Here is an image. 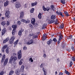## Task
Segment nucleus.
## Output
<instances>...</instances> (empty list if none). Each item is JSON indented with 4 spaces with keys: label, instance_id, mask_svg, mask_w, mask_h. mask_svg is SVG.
I'll list each match as a JSON object with an SVG mask.
<instances>
[{
    "label": "nucleus",
    "instance_id": "393cba45",
    "mask_svg": "<svg viewBox=\"0 0 75 75\" xmlns=\"http://www.w3.org/2000/svg\"><path fill=\"white\" fill-rule=\"evenodd\" d=\"M59 23V21L58 20V19H56L55 22V24H58Z\"/></svg>",
    "mask_w": 75,
    "mask_h": 75
},
{
    "label": "nucleus",
    "instance_id": "ddd939ff",
    "mask_svg": "<svg viewBox=\"0 0 75 75\" xmlns=\"http://www.w3.org/2000/svg\"><path fill=\"white\" fill-rule=\"evenodd\" d=\"M56 18V16L54 15H53L51 16V18L52 20H55Z\"/></svg>",
    "mask_w": 75,
    "mask_h": 75
},
{
    "label": "nucleus",
    "instance_id": "9b49d317",
    "mask_svg": "<svg viewBox=\"0 0 75 75\" xmlns=\"http://www.w3.org/2000/svg\"><path fill=\"white\" fill-rule=\"evenodd\" d=\"M23 16H24V12H22L20 13V18H23Z\"/></svg>",
    "mask_w": 75,
    "mask_h": 75
},
{
    "label": "nucleus",
    "instance_id": "2f4dec72",
    "mask_svg": "<svg viewBox=\"0 0 75 75\" xmlns=\"http://www.w3.org/2000/svg\"><path fill=\"white\" fill-rule=\"evenodd\" d=\"M17 54L18 55H21V51H19L18 52Z\"/></svg>",
    "mask_w": 75,
    "mask_h": 75
},
{
    "label": "nucleus",
    "instance_id": "4be33fe9",
    "mask_svg": "<svg viewBox=\"0 0 75 75\" xmlns=\"http://www.w3.org/2000/svg\"><path fill=\"white\" fill-rule=\"evenodd\" d=\"M52 42V40L51 39L49 41H48L47 42V44L48 45L51 44V43Z\"/></svg>",
    "mask_w": 75,
    "mask_h": 75
},
{
    "label": "nucleus",
    "instance_id": "4c0bfd02",
    "mask_svg": "<svg viewBox=\"0 0 75 75\" xmlns=\"http://www.w3.org/2000/svg\"><path fill=\"white\" fill-rule=\"evenodd\" d=\"M72 59L73 61H75V56H73L72 57Z\"/></svg>",
    "mask_w": 75,
    "mask_h": 75
},
{
    "label": "nucleus",
    "instance_id": "7ed1b4c3",
    "mask_svg": "<svg viewBox=\"0 0 75 75\" xmlns=\"http://www.w3.org/2000/svg\"><path fill=\"white\" fill-rule=\"evenodd\" d=\"M62 37H63V35L61 33H60L59 35V40L58 41L57 43L58 44H59L60 42V40H61L62 38Z\"/></svg>",
    "mask_w": 75,
    "mask_h": 75
},
{
    "label": "nucleus",
    "instance_id": "e433bc0d",
    "mask_svg": "<svg viewBox=\"0 0 75 75\" xmlns=\"http://www.w3.org/2000/svg\"><path fill=\"white\" fill-rule=\"evenodd\" d=\"M29 35L30 37H33V35H34V34L33 33H31Z\"/></svg>",
    "mask_w": 75,
    "mask_h": 75
},
{
    "label": "nucleus",
    "instance_id": "a19ab883",
    "mask_svg": "<svg viewBox=\"0 0 75 75\" xmlns=\"http://www.w3.org/2000/svg\"><path fill=\"white\" fill-rule=\"evenodd\" d=\"M15 39V38L14 36H12L11 38V40H12V41H14V39Z\"/></svg>",
    "mask_w": 75,
    "mask_h": 75
},
{
    "label": "nucleus",
    "instance_id": "473e14b6",
    "mask_svg": "<svg viewBox=\"0 0 75 75\" xmlns=\"http://www.w3.org/2000/svg\"><path fill=\"white\" fill-rule=\"evenodd\" d=\"M42 8H43V10H44V11H47V9L45 8L44 6H43Z\"/></svg>",
    "mask_w": 75,
    "mask_h": 75
},
{
    "label": "nucleus",
    "instance_id": "0eeeda50",
    "mask_svg": "<svg viewBox=\"0 0 75 75\" xmlns=\"http://www.w3.org/2000/svg\"><path fill=\"white\" fill-rule=\"evenodd\" d=\"M35 19L33 18H32L31 20V23L33 25H35Z\"/></svg>",
    "mask_w": 75,
    "mask_h": 75
},
{
    "label": "nucleus",
    "instance_id": "dca6fc26",
    "mask_svg": "<svg viewBox=\"0 0 75 75\" xmlns=\"http://www.w3.org/2000/svg\"><path fill=\"white\" fill-rule=\"evenodd\" d=\"M10 40V38H6L5 40L3 41V43L4 44V43H6V42H7L8 41Z\"/></svg>",
    "mask_w": 75,
    "mask_h": 75
},
{
    "label": "nucleus",
    "instance_id": "37998d69",
    "mask_svg": "<svg viewBox=\"0 0 75 75\" xmlns=\"http://www.w3.org/2000/svg\"><path fill=\"white\" fill-rule=\"evenodd\" d=\"M21 21L22 22H24V23H27V21H26V20H24V19L21 20Z\"/></svg>",
    "mask_w": 75,
    "mask_h": 75
},
{
    "label": "nucleus",
    "instance_id": "58836bf2",
    "mask_svg": "<svg viewBox=\"0 0 75 75\" xmlns=\"http://www.w3.org/2000/svg\"><path fill=\"white\" fill-rule=\"evenodd\" d=\"M22 34V33L21 32V30H20L19 31V33H18L19 35H21Z\"/></svg>",
    "mask_w": 75,
    "mask_h": 75
},
{
    "label": "nucleus",
    "instance_id": "c9c22d12",
    "mask_svg": "<svg viewBox=\"0 0 75 75\" xmlns=\"http://www.w3.org/2000/svg\"><path fill=\"white\" fill-rule=\"evenodd\" d=\"M1 25H6V23H5V22L4 21H3L1 23Z\"/></svg>",
    "mask_w": 75,
    "mask_h": 75
},
{
    "label": "nucleus",
    "instance_id": "6e6552de",
    "mask_svg": "<svg viewBox=\"0 0 75 75\" xmlns=\"http://www.w3.org/2000/svg\"><path fill=\"white\" fill-rule=\"evenodd\" d=\"M33 40H31L29 42H27L26 44H28V45H30V44H33Z\"/></svg>",
    "mask_w": 75,
    "mask_h": 75
},
{
    "label": "nucleus",
    "instance_id": "2eb2a0df",
    "mask_svg": "<svg viewBox=\"0 0 75 75\" xmlns=\"http://www.w3.org/2000/svg\"><path fill=\"white\" fill-rule=\"evenodd\" d=\"M7 47V46L5 45H4L3 47L2 48V50H1L3 52H4V51L6 48Z\"/></svg>",
    "mask_w": 75,
    "mask_h": 75
},
{
    "label": "nucleus",
    "instance_id": "79ce46f5",
    "mask_svg": "<svg viewBox=\"0 0 75 75\" xmlns=\"http://www.w3.org/2000/svg\"><path fill=\"white\" fill-rule=\"evenodd\" d=\"M13 42V40H12L11 39H10L9 40L10 44H12Z\"/></svg>",
    "mask_w": 75,
    "mask_h": 75
},
{
    "label": "nucleus",
    "instance_id": "a211bd4d",
    "mask_svg": "<svg viewBox=\"0 0 75 75\" xmlns=\"http://www.w3.org/2000/svg\"><path fill=\"white\" fill-rule=\"evenodd\" d=\"M6 57V55L5 54L3 56L2 59L1 61V62H4V59H5V58Z\"/></svg>",
    "mask_w": 75,
    "mask_h": 75
},
{
    "label": "nucleus",
    "instance_id": "72a5a7b5",
    "mask_svg": "<svg viewBox=\"0 0 75 75\" xmlns=\"http://www.w3.org/2000/svg\"><path fill=\"white\" fill-rule=\"evenodd\" d=\"M18 42V40H17L16 41L14 42V44L15 45H16L17 44V42Z\"/></svg>",
    "mask_w": 75,
    "mask_h": 75
},
{
    "label": "nucleus",
    "instance_id": "de8ad7c7",
    "mask_svg": "<svg viewBox=\"0 0 75 75\" xmlns=\"http://www.w3.org/2000/svg\"><path fill=\"white\" fill-rule=\"evenodd\" d=\"M61 2L63 4H65V0H62L61 1Z\"/></svg>",
    "mask_w": 75,
    "mask_h": 75
},
{
    "label": "nucleus",
    "instance_id": "0e129e2a",
    "mask_svg": "<svg viewBox=\"0 0 75 75\" xmlns=\"http://www.w3.org/2000/svg\"><path fill=\"white\" fill-rule=\"evenodd\" d=\"M42 65H43L42 64H41L40 66V67L41 68H42V67H43V66Z\"/></svg>",
    "mask_w": 75,
    "mask_h": 75
},
{
    "label": "nucleus",
    "instance_id": "6e6d98bb",
    "mask_svg": "<svg viewBox=\"0 0 75 75\" xmlns=\"http://www.w3.org/2000/svg\"><path fill=\"white\" fill-rule=\"evenodd\" d=\"M9 24H10V23L9 22H8V21H7V24H6L7 25H9Z\"/></svg>",
    "mask_w": 75,
    "mask_h": 75
},
{
    "label": "nucleus",
    "instance_id": "b1692460",
    "mask_svg": "<svg viewBox=\"0 0 75 75\" xmlns=\"http://www.w3.org/2000/svg\"><path fill=\"white\" fill-rule=\"evenodd\" d=\"M14 71L12 70V71H11L9 74V75H12V74H14Z\"/></svg>",
    "mask_w": 75,
    "mask_h": 75
},
{
    "label": "nucleus",
    "instance_id": "c756f323",
    "mask_svg": "<svg viewBox=\"0 0 75 75\" xmlns=\"http://www.w3.org/2000/svg\"><path fill=\"white\" fill-rule=\"evenodd\" d=\"M37 2H36L35 3H32L31 5L32 6H34L37 5Z\"/></svg>",
    "mask_w": 75,
    "mask_h": 75
},
{
    "label": "nucleus",
    "instance_id": "49530a36",
    "mask_svg": "<svg viewBox=\"0 0 75 75\" xmlns=\"http://www.w3.org/2000/svg\"><path fill=\"white\" fill-rule=\"evenodd\" d=\"M72 38V36L71 35H70L68 37V38H69V39H71V38Z\"/></svg>",
    "mask_w": 75,
    "mask_h": 75
},
{
    "label": "nucleus",
    "instance_id": "bb28decb",
    "mask_svg": "<svg viewBox=\"0 0 75 75\" xmlns=\"http://www.w3.org/2000/svg\"><path fill=\"white\" fill-rule=\"evenodd\" d=\"M24 66L22 65L21 67V71H24Z\"/></svg>",
    "mask_w": 75,
    "mask_h": 75
},
{
    "label": "nucleus",
    "instance_id": "bf43d9fd",
    "mask_svg": "<svg viewBox=\"0 0 75 75\" xmlns=\"http://www.w3.org/2000/svg\"><path fill=\"white\" fill-rule=\"evenodd\" d=\"M47 10L46 11H49L50 10V8H46Z\"/></svg>",
    "mask_w": 75,
    "mask_h": 75
},
{
    "label": "nucleus",
    "instance_id": "4d7b16f0",
    "mask_svg": "<svg viewBox=\"0 0 75 75\" xmlns=\"http://www.w3.org/2000/svg\"><path fill=\"white\" fill-rule=\"evenodd\" d=\"M43 56V57L45 58H46V57L47 56V55H46V54H44Z\"/></svg>",
    "mask_w": 75,
    "mask_h": 75
},
{
    "label": "nucleus",
    "instance_id": "a18cd8bd",
    "mask_svg": "<svg viewBox=\"0 0 75 75\" xmlns=\"http://www.w3.org/2000/svg\"><path fill=\"white\" fill-rule=\"evenodd\" d=\"M71 49L73 52H75V50L74 49V47H71Z\"/></svg>",
    "mask_w": 75,
    "mask_h": 75
},
{
    "label": "nucleus",
    "instance_id": "774afa93",
    "mask_svg": "<svg viewBox=\"0 0 75 75\" xmlns=\"http://www.w3.org/2000/svg\"><path fill=\"white\" fill-rule=\"evenodd\" d=\"M73 41H74V44H75V39H74V40H73Z\"/></svg>",
    "mask_w": 75,
    "mask_h": 75
},
{
    "label": "nucleus",
    "instance_id": "e2e57ef3",
    "mask_svg": "<svg viewBox=\"0 0 75 75\" xmlns=\"http://www.w3.org/2000/svg\"><path fill=\"white\" fill-rule=\"evenodd\" d=\"M21 31L22 32H23L24 31V29H22V28H21Z\"/></svg>",
    "mask_w": 75,
    "mask_h": 75
},
{
    "label": "nucleus",
    "instance_id": "4468645a",
    "mask_svg": "<svg viewBox=\"0 0 75 75\" xmlns=\"http://www.w3.org/2000/svg\"><path fill=\"white\" fill-rule=\"evenodd\" d=\"M64 27V23H62L60 26L59 28L60 29H63Z\"/></svg>",
    "mask_w": 75,
    "mask_h": 75
},
{
    "label": "nucleus",
    "instance_id": "cd10ccee",
    "mask_svg": "<svg viewBox=\"0 0 75 75\" xmlns=\"http://www.w3.org/2000/svg\"><path fill=\"white\" fill-rule=\"evenodd\" d=\"M42 70L44 72V74L45 75H47V72L46 71H45V69H44V68H43Z\"/></svg>",
    "mask_w": 75,
    "mask_h": 75
},
{
    "label": "nucleus",
    "instance_id": "1a4fd4ad",
    "mask_svg": "<svg viewBox=\"0 0 75 75\" xmlns=\"http://www.w3.org/2000/svg\"><path fill=\"white\" fill-rule=\"evenodd\" d=\"M47 36V34H44L42 38V40L43 41H44L46 39V37Z\"/></svg>",
    "mask_w": 75,
    "mask_h": 75
},
{
    "label": "nucleus",
    "instance_id": "8fccbe9b",
    "mask_svg": "<svg viewBox=\"0 0 75 75\" xmlns=\"http://www.w3.org/2000/svg\"><path fill=\"white\" fill-rule=\"evenodd\" d=\"M73 65V63H72V62H70V65H69V67H72V65Z\"/></svg>",
    "mask_w": 75,
    "mask_h": 75
},
{
    "label": "nucleus",
    "instance_id": "9d476101",
    "mask_svg": "<svg viewBox=\"0 0 75 75\" xmlns=\"http://www.w3.org/2000/svg\"><path fill=\"white\" fill-rule=\"evenodd\" d=\"M8 59L7 58L5 60L4 64V66H5L7 65V64L8 62Z\"/></svg>",
    "mask_w": 75,
    "mask_h": 75
},
{
    "label": "nucleus",
    "instance_id": "338daca9",
    "mask_svg": "<svg viewBox=\"0 0 75 75\" xmlns=\"http://www.w3.org/2000/svg\"><path fill=\"white\" fill-rule=\"evenodd\" d=\"M73 21H74L75 22V18H74L73 19Z\"/></svg>",
    "mask_w": 75,
    "mask_h": 75
},
{
    "label": "nucleus",
    "instance_id": "20e7f679",
    "mask_svg": "<svg viewBox=\"0 0 75 75\" xmlns=\"http://www.w3.org/2000/svg\"><path fill=\"white\" fill-rule=\"evenodd\" d=\"M15 7L16 8H19L21 7V5L19 2H16L15 3Z\"/></svg>",
    "mask_w": 75,
    "mask_h": 75
},
{
    "label": "nucleus",
    "instance_id": "7c9ffc66",
    "mask_svg": "<svg viewBox=\"0 0 75 75\" xmlns=\"http://www.w3.org/2000/svg\"><path fill=\"white\" fill-rule=\"evenodd\" d=\"M38 18H40V19H41V13H39L38 15Z\"/></svg>",
    "mask_w": 75,
    "mask_h": 75
},
{
    "label": "nucleus",
    "instance_id": "aec40b11",
    "mask_svg": "<svg viewBox=\"0 0 75 75\" xmlns=\"http://www.w3.org/2000/svg\"><path fill=\"white\" fill-rule=\"evenodd\" d=\"M64 13L66 17H68V16H69V15L67 11H64Z\"/></svg>",
    "mask_w": 75,
    "mask_h": 75
},
{
    "label": "nucleus",
    "instance_id": "680f3d73",
    "mask_svg": "<svg viewBox=\"0 0 75 75\" xmlns=\"http://www.w3.org/2000/svg\"><path fill=\"white\" fill-rule=\"evenodd\" d=\"M29 25V27H30V28H33V25H32L30 24Z\"/></svg>",
    "mask_w": 75,
    "mask_h": 75
},
{
    "label": "nucleus",
    "instance_id": "c85d7f7f",
    "mask_svg": "<svg viewBox=\"0 0 75 75\" xmlns=\"http://www.w3.org/2000/svg\"><path fill=\"white\" fill-rule=\"evenodd\" d=\"M65 73L67 75H69L70 74V73L68 72V71L66 70H65Z\"/></svg>",
    "mask_w": 75,
    "mask_h": 75
},
{
    "label": "nucleus",
    "instance_id": "423d86ee",
    "mask_svg": "<svg viewBox=\"0 0 75 75\" xmlns=\"http://www.w3.org/2000/svg\"><path fill=\"white\" fill-rule=\"evenodd\" d=\"M9 14H10V11H6L5 13V16L6 17H7V18H9V17H10L9 16Z\"/></svg>",
    "mask_w": 75,
    "mask_h": 75
},
{
    "label": "nucleus",
    "instance_id": "6ab92c4d",
    "mask_svg": "<svg viewBox=\"0 0 75 75\" xmlns=\"http://www.w3.org/2000/svg\"><path fill=\"white\" fill-rule=\"evenodd\" d=\"M8 5V1H6L4 4V7H6Z\"/></svg>",
    "mask_w": 75,
    "mask_h": 75
},
{
    "label": "nucleus",
    "instance_id": "39448f33",
    "mask_svg": "<svg viewBox=\"0 0 75 75\" xmlns=\"http://www.w3.org/2000/svg\"><path fill=\"white\" fill-rule=\"evenodd\" d=\"M56 13L58 15H60L61 16H62V17H64V15L62 14V12H58V11H57L56 12Z\"/></svg>",
    "mask_w": 75,
    "mask_h": 75
},
{
    "label": "nucleus",
    "instance_id": "f03ea898",
    "mask_svg": "<svg viewBox=\"0 0 75 75\" xmlns=\"http://www.w3.org/2000/svg\"><path fill=\"white\" fill-rule=\"evenodd\" d=\"M12 28H13V30L12 31V34L13 35H15V32L16 31V28H17V26L13 25H12Z\"/></svg>",
    "mask_w": 75,
    "mask_h": 75
},
{
    "label": "nucleus",
    "instance_id": "864d4df0",
    "mask_svg": "<svg viewBox=\"0 0 75 75\" xmlns=\"http://www.w3.org/2000/svg\"><path fill=\"white\" fill-rule=\"evenodd\" d=\"M53 40L54 42H57V40L55 38H54Z\"/></svg>",
    "mask_w": 75,
    "mask_h": 75
},
{
    "label": "nucleus",
    "instance_id": "5701e85b",
    "mask_svg": "<svg viewBox=\"0 0 75 75\" xmlns=\"http://www.w3.org/2000/svg\"><path fill=\"white\" fill-rule=\"evenodd\" d=\"M35 9L34 8H32L30 10V12L31 13H33Z\"/></svg>",
    "mask_w": 75,
    "mask_h": 75
},
{
    "label": "nucleus",
    "instance_id": "a878e982",
    "mask_svg": "<svg viewBox=\"0 0 75 75\" xmlns=\"http://www.w3.org/2000/svg\"><path fill=\"white\" fill-rule=\"evenodd\" d=\"M46 27H47V25L44 24L43 25L42 29H45V28H46Z\"/></svg>",
    "mask_w": 75,
    "mask_h": 75
},
{
    "label": "nucleus",
    "instance_id": "ea45409f",
    "mask_svg": "<svg viewBox=\"0 0 75 75\" xmlns=\"http://www.w3.org/2000/svg\"><path fill=\"white\" fill-rule=\"evenodd\" d=\"M18 59H20L21 58V55H18Z\"/></svg>",
    "mask_w": 75,
    "mask_h": 75
},
{
    "label": "nucleus",
    "instance_id": "5fc2aeb1",
    "mask_svg": "<svg viewBox=\"0 0 75 75\" xmlns=\"http://www.w3.org/2000/svg\"><path fill=\"white\" fill-rule=\"evenodd\" d=\"M29 61H31V62H33V59H32V58L31 57L30 58V59Z\"/></svg>",
    "mask_w": 75,
    "mask_h": 75
},
{
    "label": "nucleus",
    "instance_id": "603ef678",
    "mask_svg": "<svg viewBox=\"0 0 75 75\" xmlns=\"http://www.w3.org/2000/svg\"><path fill=\"white\" fill-rule=\"evenodd\" d=\"M17 23L18 25H20V24H21V22H20V21H18L17 22Z\"/></svg>",
    "mask_w": 75,
    "mask_h": 75
},
{
    "label": "nucleus",
    "instance_id": "13d9d810",
    "mask_svg": "<svg viewBox=\"0 0 75 75\" xmlns=\"http://www.w3.org/2000/svg\"><path fill=\"white\" fill-rule=\"evenodd\" d=\"M23 49L24 50H27V47H24L23 48Z\"/></svg>",
    "mask_w": 75,
    "mask_h": 75
},
{
    "label": "nucleus",
    "instance_id": "f8f14e48",
    "mask_svg": "<svg viewBox=\"0 0 75 75\" xmlns=\"http://www.w3.org/2000/svg\"><path fill=\"white\" fill-rule=\"evenodd\" d=\"M6 33V28H4L3 30H2L1 32L2 35H3Z\"/></svg>",
    "mask_w": 75,
    "mask_h": 75
},
{
    "label": "nucleus",
    "instance_id": "3c124183",
    "mask_svg": "<svg viewBox=\"0 0 75 75\" xmlns=\"http://www.w3.org/2000/svg\"><path fill=\"white\" fill-rule=\"evenodd\" d=\"M6 52L7 54H8V53H9V50H8V48H7L6 50Z\"/></svg>",
    "mask_w": 75,
    "mask_h": 75
},
{
    "label": "nucleus",
    "instance_id": "c03bdc74",
    "mask_svg": "<svg viewBox=\"0 0 75 75\" xmlns=\"http://www.w3.org/2000/svg\"><path fill=\"white\" fill-rule=\"evenodd\" d=\"M37 35L34 36L33 37V39H34V38H37Z\"/></svg>",
    "mask_w": 75,
    "mask_h": 75
},
{
    "label": "nucleus",
    "instance_id": "412c9836",
    "mask_svg": "<svg viewBox=\"0 0 75 75\" xmlns=\"http://www.w3.org/2000/svg\"><path fill=\"white\" fill-rule=\"evenodd\" d=\"M20 73V70H17L16 71V73L17 75H19Z\"/></svg>",
    "mask_w": 75,
    "mask_h": 75
},
{
    "label": "nucleus",
    "instance_id": "f257e3e1",
    "mask_svg": "<svg viewBox=\"0 0 75 75\" xmlns=\"http://www.w3.org/2000/svg\"><path fill=\"white\" fill-rule=\"evenodd\" d=\"M17 59V57L11 56L9 62L10 63H11V62H12L13 61V62H15Z\"/></svg>",
    "mask_w": 75,
    "mask_h": 75
},
{
    "label": "nucleus",
    "instance_id": "09e8293b",
    "mask_svg": "<svg viewBox=\"0 0 75 75\" xmlns=\"http://www.w3.org/2000/svg\"><path fill=\"white\" fill-rule=\"evenodd\" d=\"M51 8H52L53 10H54V6L53 5H51Z\"/></svg>",
    "mask_w": 75,
    "mask_h": 75
},
{
    "label": "nucleus",
    "instance_id": "f704fd0d",
    "mask_svg": "<svg viewBox=\"0 0 75 75\" xmlns=\"http://www.w3.org/2000/svg\"><path fill=\"white\" fill-rule=\"evenodd\" d=\"M23 61V59H21L20 60V61L19 62V64L20 65H21V64H22V61Z\"/></svg>",
    "mask_w": 75,
    "mask_h": 75
},
{
    "label": "nucleus",
    "instance_id": "052dcab7",
    "mask_svg": "<svg viewBox=\"0 0 75 75\" xmlns=\"http://www.w3.org/2000/svg\"><path fill=\"white\" fill-rule=\"evenodd\" d=\"M24 7H25V8H27V4H25V5L24 6Z\"/></svg>",
    "mask_w": 75,
    "mask_h": 75
},
{
    "label": "nucleus",
    "instance_id": "f3484780",
    "mask_svg": "<svg viewBox=\"0 0 75 75\" xmlns=\"http://www.w3.org/2000/svg\"><path fill=\"white\" fill-rule=\"evenodd\" d=\"M55 20H51L48 21V23L49 24H51L52 23H55Z\"/></svg>",
    "mask_w": 75,
    "mask_h": 75
},
{
    "label": "nucleus",
    "instance_id": "69168bd1",
    "mask_svg": "<svg viewBox=\"0 0 75 75\" xmlns=\"http://www.w3.org/2000/svg\"><path fill=\"white\" fill-rule=\"evenodd\" d=\"M13 56H16V54L15 53H14L13 54Z\"/></svg>",
    "mask_w": 75,
    "mask_h": 75
}]
</instances>
